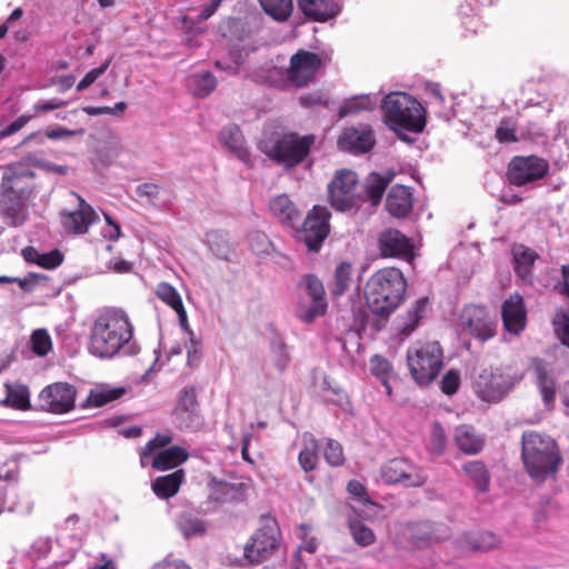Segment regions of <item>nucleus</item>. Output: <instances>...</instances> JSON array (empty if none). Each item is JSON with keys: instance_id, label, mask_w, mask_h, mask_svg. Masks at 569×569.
Here are the masks:
<instances>
[{"instance_id": "obj_16", "label": "nucleus", "mask_w": 569, "mask_h": 569, "mask_svg": "<svg viewBox=\"0 0 569 569\" xmlns=\"http://www.w3.org/2000/svg\"><path fill=\"white\" fill-rule=\"evenodd\" d=\"M460 325L470 336L481 341L493 338L497 330V321L480 305L466 306L460 313Z\"/></svg>"}, {"instance_id": "obj_34", "label": "nucleus", "mask_w": 569, "mask_h": 569, "mask_svg": "<svg viewBox=\"0 0 569 569\" xmlns=\"http://www.w3.org/2000/svg\"><path fill=\"white\" fill-rule=\"evenodd\" d=\"M189 459V452L179 446H172L159 451L151 462L153 469L166 471L182 465Z\"/></svg>"}, {"instance_id": "obj_24", "label": "nucleus", "mask_w": 569, "mask_h": 569, "mask_svg": "<svg viewBox=\"0 0 569 569\" xmlns=\"http://www.w3.org/2000/svg\"><path fill=\"white\" fill-rule=\"evenodd\" d=\"M261 21V14L257 10H250L241 17H229L226 20V30L230 38L244 41L260 30Z\"/></svg>"}, {"instance_id": "obj_4", "label": "nucleus", "mask_w": 569, "mask_h": 569, "mask_svg": "<svg viewBox=\"0 0 569 569\" xmlns=\"http://www.w3.org/2000/svg\"><path fill=\"white\" fill-rule=\"evenodd\" d=\"M521 446L523 466L532 480L543 482L558 472L562 457L552 437L533 430L526 431Z\"/></svg>"}, {"instance_id": "obj_30", "label": "nucleus", "mask_w": 569, "mask_h": 569, "mask_svg": "<svg viewBox=\"0 0 569 569\" xmlns=\"http://www.w3.org/2000/svg\"><path fill=\"white\" fill-rule=\"evenodd\" d=\"M220 140L239 160L250 163L251 154L239 126L230 124L224 127L220 132Z\"/></svg>"}, {"instance_id": "obj_2", "label": "nucleus", "mask_w": 569, "mask_h": 569, "mask_svg": "<svg viewBox=\"0 0 569 569\" xmlns=\"http://www.w3.org/2000/svg\"><path fill=\"white\" fill-rule=\"evenodd\" d=\"M133 326L128 315L118 309L101 312L90 330V352L99 358H112L132 339Z\"/></svg>"}, {"instance_id": "obj_8", "label": "nucleus", "mask_w": 569, "mask_h": 569, "mask_svg": "<svg viewBox=\"0 0 569 569\" xmlns=\"http://www.w3.org/2000/svg\"><path fill=\"white\" fill-rule=\"evenodd\" d=\"M450 535V528L443 522L420 520L399 525L391 539L397 548L412 551L439 543Z\"/></svg>"}, {"instance_id": "obj_62", "label": "nucleus", "mask_w": 569, "mask_h": 569, "mask_svg": "<svg viewBox=\"0 0 569 569\" xmlns=\"http://www.w3.org/2000/svg\"><path fill=\"white\" fill-rule=\"evenodd\" d=\"M139 197H146L148 199H153L159 196V186L156 183H141L137 187L136 190Z\"/></svg>"}, {"instance_id": "obj_54", "label": "nucleus", "mask_w": 569, "mask_h": 569, "mask_svg": "<svg viewBox=\"0 0 569 569\" xmlns=\"http://www.w3.org/2000/svg\"><path fill=\"white\" fill-rule=\"evenodd\" d=\"M112 58L107 59L101 66L91 69L77 84V90L82 91L90 87L100 76H102L109 68Z\"/></svg>"}, {"instance_id": "obj_15", "label": "nucleus", "mask_w": 569, "mask_h": 569, "mask_svg": "<svg viewBox=\"0 0 569 569\" xmlns=\"http://www.w3.org/2000/svg\"><path fill=\"white\" fill-rule=\"evenodd\" d=\"M77 389L68 382H54L44 387L38 395L41 411L63 415L74 409Z\"/></svg>"}, {"instance_id": "obj_17", "label": "nucleus", "mask_w": 569, "mask_h": 569, "mask_svg": "<svg viewBox=\"0 0 569 569\" xmlns=\"http://www.w3.org/2000/svg\"><path fill=\"white\" fill-rule=\"evenodd\" d=\"M321 67L322 60L319 54L306 50H298L290 59L287 79L299 88L306 87L313 80Z\"/></svg>"}, {"instance_id": "obj_59", "label": "nucleus", "mask_w": 569, "mask_h": 569, "mask_svg": "<svg viewBox=\"0 0 569 569\" xmlns=\"http://www.w3.org/2000/svg\"><path fill=\"white\" fill-rule=\"evenodd\" d=\"M299 102L302 107L328 106L329 101L322 91H313L300 96Z\"/></svg>"}, {"instance_id": "obj_3", "label": "nucleus", "mask_w": 569, "mask_h": 569, "mask_svg": "<svg viewBox=\"0 0 569 569\" xmlns=\"http://www.w3.org/2000/svg\"><path fill=\"white\" fill-rule=\"evenodd\" d=\"M407 280L399 268L387 267L370 276L366 283V300L370 311L387 320L402 303Z\"/></svg>"}, {"instance_id": "obj_20", "label": "nucleus", "mask_w": 569, "mask_h": 569, "mask_svg": "<svg viewBox=\"0 0 569 569\" xmlns=\"http://www.w3.org/2000/svg\"><path fill=\"white\" fill-rule=\"evenodd\" d=\"M173 415L180 427L187 429L198 428L202 423L197 391L193 387L184 388L179 398Z\"/></svg>"}, {"instance_id": "obj_31", "label": "nucleus", "mask_w": 569, "mask_h": 569, "mask_svg": "<svg viewBox=\"0 0 569 569\" xmlns=\"http://www.w3.org/2000/svg\"><path fill=\"white\" fill-rule=\"evenodd\" d=\"M512 257H513V269L516 274L521 278L523 281H530L532 277V268L538 259V253L522 244V243H515L511 249Z\"/></svg>"}, {"instance_id": "obj_46", "label": "nucleus", "mask_w": 569, "mask_h": 569, "mask_svg": "<svg viewBox=\"0 0 569 569\" xmlns=\"http://www.w3.org/2000/svg\"><path fill=\"white\" fill-rule=\"evenodd\" d=\"M495 138L500 143H513L518 142L517 137V122L512 118H502L499 126L496 129Z\"/></svg>"}, {"instance_id": "obj_37", "label": "nucleus", "mask_w": 569, "mask_h": 569, "mask_svg": "<svg viewBox=\"0 0 569 569\" xmlns=\"http://www.w3.org/2000/svg\"><path fill=\"white\" fill-rule=\"evenodd\" d=\"M126 393V389L123 387H106L100 386L94 389H91L87 399L82 403V408H99L109 402L118 400Z\"/></svg>"}, {"instance_id": "obj_50", "label": "nucleus", "mask_w": 569, "mask_h": 569, "mask_svg": "<svg viewBox=\"0 0 569 569\" xmlns=\"http://www.w3.org/2000/svg\"><path fill=\"white\" fill-rule=\"evenodd\" d=\"M173 440V437L172 435L170 433H157L154 438H152L151 440H149L147 442V445L144 446V448L142 449L141 451V455H140V461H141V466H146L147 465V458L151 456V453L157 450V449H162L164 447H167L168 445H170Z\"/></svg>"}, {"instance_id": "obj_49", "label": "nucleus", "mask_w": 569, "mask_h": 569, "mask_svg": "<svg viewBox=\"0 0 569 569\" xmlns=\"http://www.w3.org/2000/svg\"><path fill=\"white\" fill-rule=\"evenodd\" d=\"M193 86L194 94L204 98L214 90L217 80L211 72L207 71L193 77Z\"/></svg>"}, {"instance_id": "obj_19", "label": "nucleus", "mask_w": 569, "mask_h": 569, "mask_svg": "<svg viewBox=\"0 0 569 569\" xmlns=\"http://www.w3.org/2000/svg\"><path fill=\"white\" fill-rule=\"evenodd\" d=\"M377 248L382 258H406L412 254L411 240L393 228H387L378 234Z\"/></svg>"}, {"instance_id": "obj_32", "label": "nucleus", "mask_w": 569, "mask_h": 569, "mask_svg": "<svg viewBox=\"0 0 569 569\" xmlns=\"http://www.w3.org/2000/svg\"><path fill=\"white\" fill-rule=\"evenodd\" d=\"M184 480V470L178 469L169 475L157 477L151 483V489L158 498L169 499L179 492Z\"/></svg>"}, {"instance_id": "obj_42", "label": "nucleus", "mask_w": 569, "mask_h": 569, "mask_svg": "<svg viewBox=\"0 0 569 569\" xmlns=\"http://www.w3.org/2000/svg\"><path fill=\"white\" fill-rule=\"evenodd\" d=\"M376 102L370 98V96H355L350 99H347L339 108L338 116L340 119L346 118L350 114H356L361 111H370L373 110Z\"/></svg>"}, {"instance_id": "obj_41", "label": "nucleus", "mask_w": 569, "mask_h": 569, "mask_svg": "<svg viewBox=\"0 0 569 569\" xmlns=\"http://www.w3.org/2000/svg\"><path fill=\"white\" fill-rule=\"evenodd\" d=\"M263 11L274 20L283 22L289 19L293 10L292 0H258Z\"/></svg>"}, {"instance_id": "obj_7", "label": "nucleus", "mask_w": 569, "mask_h": 569, "mask_svg": "<svg viewBox=\"0 0 569 569\" xmlns=\"http://www.w3.org/2000/svg\"><path fill=\"white\" fill-rule=\"evenodd\" d=\"M383 122L395 132L406 130L420 133L425 130L426 109L406 92H390L382 100Z\"/></svg>"}, {"instance_id": "obj_56", "label": "nucleus", "mask_w": 569, "mask_h": 569, "mask_svg": "<svg viewBox=\"0 0 569 569\" xmlns=\"http://www.w3.org/2000/svg\"><path fill=\"white\" fill-rule=\"evenodd\" d=\"M180 528L183 535L187 537L200 535L206 531L204 522L198 518H192L190 516L181 518Z\"/></svg>"}, {"instance_id": "obj_36", "label": "nucleus", "mask_w": 569, "mask_h": 569, "mask_svg": "<svg viewBox=\"0 0 569 569\" xmlns=\"http://www.w3.org/2000/svg\"><path fill=\"white\" fill-rule=\"evenodd\" d=\"M21 253L27 262L44 269H54L63 262V254L58 249L41 253L34 247L29 246L22 249Z\"/></svg>"}, {"instance_id": "obj_22", "label": "nucleus", "mask_w": 569, "mask_h": 569, "mask_svg": "<svg viewBox=\"0 0 569 569\" xmlns=\"http://www.w3.org/2000/svg\"><path fill=\"white\" fill-rule=\"evenodd\" d=\"M375 143L376 139L370 128H346L338 138L339 149L352 154L366 153L373 148Z\"/></svg>"}, {"instance_id": "obj_25", "label": "nucleus", "mask_w": 569, "mask_h": 569, "mask_svg": "<svg viewBox=\"0 0 569 569\" xmlns=\"http://www.w3.org/2000/svg\"><path fill=\"white\" fill-rule=\"evenodd\" d=\"M413 203L412 190L402 184H395L387 193L385 207L390 216L401 219L411 213Z\"/></svg>"}, {"instance_id": "obj_23", "label": "nucleus", "mask_w": 569, "mask_h": 569, "mask_svg": "<svg viewBox=\"0 0 569 569\" xmlns=\"http://www.w3.org/2000/svg\"><path fill=\"white\" fill-rule=\"evenodd\" d=\"M501 317L503 327L508 332L517 335L525 329L527 311L521 295L513 293L503 301Z\"/></svg>"}, {"instance_id": "obj_53", "label": "nucleus", "mask_w": 569, "mask_h": 569, "mask_svg": "<svg viewBox=\"0 0 569 569\" xmlns=\"http://www.w3.org/2000/svg\"><path fill=\"white\" fill-rule=\"evenodd\" d=\"M555 331L560 341L569 347V312H559L553 319Z\"/></svg>"}, {"instance_id": "obj_60", "label": "nucleus", "mask_w": 569, "mask_h": 569, "mask_svg": "<svg viewBox=\"0 0 569 569\" xmlns=\"http://www.w3.org/2000/svg\"><path fill=\"white\" fill-rule=\"evenodd\" d=\"M47 280L48 277L44 274L30 272L22 279L18 278L16 282L23 291H31L34 287L46 282Z\"/></svg>"}, {"instance_id": "obj_6", "label": "nucleus", "mask_w": 569, "mask_h": 569, "mask_svg": "<svg viewBox=\"0 0 569 569\" xmlns=\"http://www.w3.org/2000/svg\"><path fill=\"white\" fill-rule=\"evenodd\" d=\"M32 172H7L0 184V212L14 227L28 218V202L34 196Z\"/></svg>"}, {"instance_id": "obj_64", "label": "nucleus", "mask_w": 569, "mask_h": 569, "mask_svg": "<svg viewBox=\"0 0 569 569\" xmlns=\"http://www.w3.org/2000/svg\"><path fill=\"white\" fill-rule=\"evenodd\" d=\"M348 491L362 501H369L366 487L358 480H350L348 482Z\"/></svg>"}, {"instance_id": "obj_47", "label": "nucleus", "mask_w": 569, "mask_h": 569, "mask_svg": "<svg viewBox=\"0 0 569 569\" xmlns=\"http://www.w3.org/2000/svg\"><path fill=\"white\" fill-rule=\"evenodd\" d=\"M31 350L40 357L47 356L52 349V340L46 329H37L30 337Z\"/></svg>"}, {"instance_id": "obj_26", "label": "nucleus", "mask_w": 569, "mask_h": 569, "mask_svg": "<svg viewBox=\"0 0 569 569\" xmlns=\"http://www.w3.org/2000/svg\"><path fill=\"white\" fill-rule=\"evenodd\" d=\"M268 208L271 216L284 227L295 229L300 221L301 212L298 206L286 193L271 198Z\"/></svg>"}, {"instance_id": "obj_39", "label": "nucleus", "mask_w": 569, "mask_h": 569, "mask_svg": "<svg viewBox=\"0 0 569 569\" xmlns=\"http://www.w3.org/2000/svg\"><path fill=\"white\" fill-rule=\"evenodd\" d=\"M348 528L353 541L360 547H369L375 543L376 535L362 520L355 517L348 518Z\"/></svg>"}, {"instance_id": "obj_14", "label": "nucleus", "mask_w": 569, "mask_h": 569, "mask_svg": "<svg viewBox=\"0 0 569 569\" xmlns=\"http://www.w3.org/2000/svg\"><path fill=\"white\" fill-rule=\"evenodd\" d=\"M549 163L546 159L530 154L516 156L508 163L507 179L510 184L523 187L547 176Z\"/></svg>"}, {"instance_id": "obj_29", "label": "nucleus", "mask_w": 569, "mask_h": 569, "mask_svg": "<svg viewBox=\"0 0 569 569\" xmlns=\"http://www.w3.org/2000/svg\"><path fill=\"white\" fill-rule=\"evenodd\" d=\"M210 499L218 503L243 502L247 499V485L243 482H216L211 487Z\"/></svg>"}, {"instance_id": "obj_55", "label": "nucleus", "mask_w": 569, "mask_h": 569, "mask_svg": "<svg viewBox=\"0 0 569 569\" xmlns=\"http://www.w3.org/2000/svg\"><path fill=\"white\" fill-rule=\"evenodd\" d=\"M460 387V373L458 370L450 369L440 382L441 391L447 396L455 395Z\"/></svg>"}, {"instance_id": "obj_12", "label": "nucleus", "mask_w": 569, "mask_h": 569, "mask_svg": "<svg viewBox=\"0 0 569 569\" xmlns=\"http://www.w3.org/2000/svg\"><path fill=\"white\" fill-rule=\"evenodd\" d=\"M330 219L331 212L327 207L315 204L308 211L302 224L295 228L297 239L306 244L308 251H320L330 233Z\"/></svg>"}, {"instance_id": "obj_51", "label": "nucleus", "mask_w": 569, "mask_h": 569, "mask_svg": "<svg viewBox=\"0 0 569 569\" xmlns=\"http://www.w3.org/2000/svg\"><path fill=\"white\" fill-rule=\"evenodd\" d=\"M323 455L326 461L333 467L341 466L345 461L342 446L331 439L328 440Z\"/></svg>"}, {"instance_id": "obj_61", "label": "nucleus", "mask_w": 569, "mask_h": 569, "mask_svg": "<svg viewBox=\"0 0 569 569\" xmlns=\"http://www.w3.org/2000/svg\"><path fill=\"white\" fill-rule=\"evenodd\" d=\"M67 106V102L59 99H51L48 101H42L33 106L34 114L49 112L59 108H63Z\"/></svg>"}, {"instance_id": "obj_18", "label": "nucleus", "mask_w": 569, "mask_h": 569, "mask_svg": "<svg viewBox=\"0 0 569 569\" xmlns=\"http://www.w3.org/2000/svg\"><path fill=\"white\" fill-rule=\"evenodd\" d=\"M307 295L311 299L308 308H301L297 312V317L305 323L313 322L318 317L327 312L328 302L326 299V290L322 281L312 273L305 276L301 280Z\"/></svg>"}, {"instance_id": "obj_27", "label": "nucleus", "mask_w": 569, "mask_h": 569, "mask_svg": "<svg viewBox=\"0 0 569 569\" xmlns=\"http://www.w3.org/2000/svg\"><path fill=\"white\" fill-rule=\"evenodd\" d=\"M531 368L545 405L548 408L552 407L556 400L557 387L549 363L543 359L533 358Z\"/></svg>"}, {"instance_id": "obj_57", "label": "nucleus", "mask_w": 569, "mask_h": 569, "mask_svg": "<svg viewBox=\"0 0 569 569\" xmlns=\"http://www.w3.org/2000/svg\"><path fill=\"white\" fill-rule=\"evenodd\" d=\"M34 118H36V114H21L14 121H12L8 127L0 130V140L17 133Z\"/></svg>"}, {"instance_id": "obj_11", "label": "nucleus", "mask_w": 569, "mask_h": 569, "mask_svg": "<svg viewBox=\"0 0 569 569\" xmlns=\"http://www.w3.org/2000/svg\"><path fill=\"white\" fill-rule=\"evenodd\" d=\"M519 379L508 367L486 368L475 378L473 389L481 400L498 402Z\"/></svg>"}, {"instance_id": "obj_40", "label": "nucleus", "mask_w": 569, "mask_h": 569, "mask_svg": "<svg viewBox=\"0 0 569 569\" xmlns=\"http://www.w3.org/2000/svg\"><path fill=\"white\" fill-rule=\"evenodd\" d=\"M303 449L299 452L298 461L300 467L306 471H312L317 467L319 445L313 436H305Z\"/></svg>"}, {"instance_id": "obj_58", "label": "nucleus", "mask_w": 569, "mask_h": 569, "mask_svg": "<svg viewBox=\"0 0 569 569\" xmlns=\"http://www.w3.org/2000/svg\"><path fill=\"white\" fill-rule=\"evenodd\" d=\"M447 437L445 429L439 423H433L431 430V447L437 453H442L446 449Z\"/></svg>"}, {"instance_id": "obj_52", "label": "nucleus", "mask_w": 569, "mask_h": 569, "mask_svg": "<svg viewBox=\"0 0 569 569\" xmlns=\"http://www.w3.org/2000/svg\"><path fill=\"white\" fill-rule=\"evenodd\" d=\"M273 356H272V362L274 367L277 368L279 373H282L289 362H290V356L288 353L287 347L283 343V341L278 340L273 345Z\"/></svg>"}, {"instance_id": "obj_38", "label": "nucleus", "mask_w": 569, "mask_h": 569, "mask_svg": "<svg viewBox=\"0 0 569 569\" xmlns=\"http://www.w3.org/2000/svg\"><path fill=\"white\" fill-rule=\"evenodd\" d=\"M455 441L458 448L467 455H477L483 447V440L467 426L456 429Z\"/></svg>"}, {"instance_id": "obj_13", "label": "nucleus", "mask_w": 569, "mask_h": 569, "mask_svg": "<svg viewBox=\"0 0 569 569\" xmlns=\"http://www.w3.org/2000/svg\"><path fill=\"white\" fill-rule=\"evenodd\" d=\"M381 480L389 486L401 485L406 488H419L426 485L425 470L407 458H392L380 467Z\"/></svg>"}, {"instance_id": "obj_10", "label": "nucleus", "mask_w": 569, "mask_h": 569, "mask_svg": "<svg viewBox=\"0 0 569 569\" xmlns=\"http://www.w3.org/2000/svg\"><path fill=\"white\" fill-rule=\"evenodd\" d=\"M280 529L277 520L269 513L262 515L259 528L243 548V557L251 565L268 560L278 549Z\"/></svg>"}, {"instance_id": "obj_35", "label": "nucleus", "mask_w": 569, "mask_h": 569, "mask_svg": "<svg viewBox=\"0 0 569 569\" xmlns=\"http://www.w3.org/2000/svg\"><path fill=\"white\" fill-rule=\"evenodd\" d=\"M462 470L469 482L479 493H486L489 491L491 475L482 461H469L462 466Z\"/></svg>"}, {"instance_id": "obj_43", "label": "nucleus", "mask_w": 569, "mask_h": 569, "mask_svg": "<svg viewBox=\"0 0 569 569\" xmlns=\"http://www.w3.org/2000/svg\"><path fill=\"white\" fill-rule=\"evenodd\" d=\"M465 542L468 549L481 552H487L499 546L497 536L489 531L468 535Z\"/></svg>"}, {"instance_id": "obj_48", "label": "nucleus", "mask_w": 569, "mask_h": 569, "mask_svg": "<svg viewBox=\"0 0 569 569\" xmlns=\"http://www.w3.org/2000/svg\"><path fill=\"white\" fill-rule=\"evenodd\" d=\"M427 305L428 298H420L415 302L413 307L408 311V322L402 328L403 333L410 335L419 326Z\"/></svg>"}, {"instance_id": "obj_45", "label": "nucleus", "mask_w": 569, "mask_h": 569, "mask_svg": "<svg viewBox=\"0 0 569 569\" xmlns=\"http://www.w3.org/2000/svg\"><path fill=\"white\" fill-rule=\"evenodd\" d=\"M370 366L372 375L381 380L387 393L390 396L392 392V389L389 385V377L392 370L390 362L383 357L373 356L370 360Z\"/></svg>"}, {"instance_id": "obj_1", "label": "nucleus", "mask_w": 569, "mask_h": 569, "mask_svg": "<svg viewBox=\"0 0 569 569\" xmlns=\"http://www.w3.org/2000/svg\"><path fill=\"white\" fill-rule=\"evenodd\" d=\"M391 181V177H385L371 172L360 182L356 171L351 169H338L327 184L328 203L338 212H358L365 202L377 207Z\"/></svg>"}, {"instance_id": "obj_28", "label": "nucleus", "mask_w": 569, "mask_h": 569, "mask_svg": "<svg viewBox=\"0 0 569 569\" xmlns=\"http://www.w3.org/2000/svg\"><path fill=\"white\" fill-rule=\"evenodd\" d=\"M299 10L313 21L323 22L336 17L340 8L331 0H297Z\"/></svg>"}, {"instance_id": "obj_33", "label": "nucleus", "mask_w": 569, "mask_h": 569, "mask_svg": "<svg viewBox=\"0 0 569 569\" xmlns=\"http://www.w3.org/2000/svg\"><path fill=\"white\" fill-rule=\"evenodd\" d=\"M156 296L177 312L181 328L187 330L189 326L187 311L177 289L168 282H160L156 288Z\"/></svg>"}, {"instance_id": "obj_44", "label": "nucleus", "mask_w": 569, "mask_h": 569, "mask_svg": "<svg viewBox=\"0 0 569 569\" xmlns=\"http://www.w3.org/2000/svg\"><path fill=\"white\" fill-rule=\"evenodd\" d=\"M352 266L349 262H341L337 266L333 273V281L330 292L335 298L341 297L349 288L351 281Z\"/></svg>"}, {"instance_id": "obj_63", "label": "nucleus", "mask_w": 569, "mask_h": 569, "mask_svg": "<svg viewBox=\"0 0 569 569\" xmlns=\"http://www.w3.org/2000/svg\"><path fill=\"white\" fill-rule=\"evenodd\" d=\"M223 1L224 0H210V2L206 4L200 11L198 16V22H202L211 18L217 12V10L219 9Z\"/></svg>"}, {"instance_id": "obj_5", "label": "nucleus", "mask_w": 569, "mask_h": 569, "mask_svg": "<svg viewBox=\"0 0 569 569\" xmlns=\"http://www.w3.org/2000/svg\"><path fill=\"white\" fill-rule=\"evenodd\" d=\"M316 143L313 133L300 134L296 131L273 132L258 142V149L272 162L292 170L310 156Z\"/></svg>"}, {"instance_id": "obj_9", "label": "nucleus", "mask_w": 569, "mask_h": 569, "mask_svg": "<svg viewBox=\"0 0 569 569\" xmlns=\"http://www.w3.org/2000/svg\"><path fill=\"white\" fill-rule=\"evenodd\" d=\"M407 363L416 383L429 386L443 367V350L437 341L419 343L408 349Z\"/></svg>"}, {"instance_id": "obj_21", "label": "nucleus", "mask_w": 569, "mask_h": 569, "mask_svg": "<svg viewBox=\"0 0 569 569\" xmlns=\"http://www.w3.org/2000/svg\"><path fill=\"white\" fill-rule=\"evenodd\" d=\"M60 219L63 229L68 233L84 234L98 219V216L93 208L79 197V208L74 211H62Z\"/></svg>"}]
</instances>
